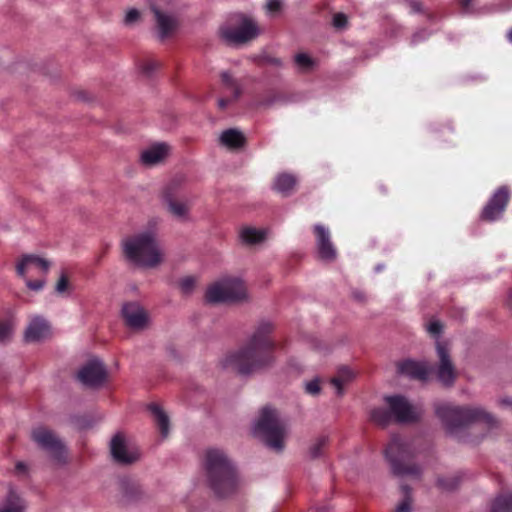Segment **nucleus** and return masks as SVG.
Returning a JSON list of instances; mask_svg holds the SVG:
<instances>
[{
  "instance_id": "nucleus-1",
  "label": "nucleus",
  "mask_w": 512,
  "mask_h": 512,
  "mask_svg": "<svg viewBox=\"0 0 512 512\" xmlns=\"http://www.w3.org/2000/svg\"><path fill=\"white\" fill-rule=\"evenodd\" d=\"M273 329L271 322H260L247 344L224 358L223 367L241 375H249L271 364L275 348V342L270 338Z\"/></svg>"
},
{
  "instance_id": "nucleus-2",
  "label": "nucleus",
  "mask_w": 512,
  "mask_h": 512,
  "mask_svg": "<svg viewBox=\"0 0 512 512\" xmlns=\"http://www.w3.org/2000/svg\"><path fill=\"white\" fill-rule=\"evenodd\" d=\"M204 469L209 486L217 497H228L237 490L239 480L235 467L223 450L208 449L205 453Z\"/></svg>"
},
{
  "instance_id": "nucleus-3",
  "label": "nucleus",
  "mask_w": 512,
  "mask_h": 512,
  "mask_svg": "<svg viewBox=\"0 0 512 512\" xmlns=\"http://www.w3.org/2000/svg\"><path fill=\"white\" fill-rule=\"evenodd\" d=\"M125 257L143 268H155L163 261V250L159 245L155 229L135 233L122 242Z\"/></svg>"
},
{
  "instance_id": "nucleus-4",
  "label": "nucleus",
  "mask_w": 512,
  "mask_h": 512,
  "mask_svg": "<svg viewBox=\"0 0 512 512\" xmlns=\"http://www.w3.org/2000/svg\"><path fill=\"white\" fill-rule=\"evenodd\" d=\"M435 413L451 435L469 424L482 422L488 427L497 424L496 418L480 407H461L448 402L435 404Z\"/></svg>"
},
{
  "instance_id": "nucleus-5",
  "label": "nucleus",
  "mask_w": 512,
  "mask_h": 512,
  "mask_svg": "<svg viewBox=\"0 0 512 512\" xmlns=\"http://www.w3.org/2000/svg\"><path fill=\"white\" fill-rule=\"evenodd\" d=\"M254 433L272 450L281 452L288 435V423L277 410L265 407L254 425Z\"/></svg>"
},
{
  "instance_id": "nucleus-6",
  "label": "nucleus",
  "mask_w": 512,
  "mask_h": 512,
  "mask_svg": "<svg viewBox=\"0 0 512 512\" xmlns=\"http://www.w3.org/2000/svg\"><path fill=\"white\" fill-rule=\"evenodd\" d=\"M386 408H374L370 412L371 420L380 426H387L392 421L409 423L419 419L421 411L413 406L404 396H385Z\"/></svg>"
},
{
  "instance_id": "nucleus-7",
  "label": "nucleus",
  "mask_w": 512,
  "mask_h": 512,
  "mask_svg": "<svg viewBox=\"0 0 512 512\" xmlns=\"http://www.w3.org/2000/svg\"><path fill=\"white\" fill-rule=\"evenodd\" d=\"M384 455L395 475L420 477L421 468L411 462L414 457V449L406 439L398 435L392 436L384 450Z\"/></svg>"
},
{
  "instance_id": "nucleus-8",
  "label": "nucleus",
  "mask_w": 512,
  "mask_h": 512,
  "mask_svg": "<svg viewBox=\"0 0 512 512\" xmlns=\"http://www.w3.org/2000/svg\"><path fill=\"white\" fill-rule=\"evenodd\" d=\"M205 298L209 303L237 302L247 298V291L240 278L223 277L207 289Z\"/></svg>"
},
{
  "instance_id": "nucleus-9",
  "label": "nucleus",
  "mask_w": 512,
  "mask_h": 512,
  "mask_svg": "<svg viewBox=\"0 0 512 512\" xmlns=\"http://www.w3.org/2000/svg\"><path fill=\"white\" fill-rule=\"evenodd\" d=\"M233 19L236 26L225 25L220 29L221 37L228 44H242L252 40L259 34V29L251 18L239 14Z\"/></svg>"
},
{
  "instance_id": "nucleus-10",
  "label": "nucleus",
  "mask_w": 512,
  "mask_h": 512,
  "mask_svg": "<svg viewBox=\"0 0 512 512\" xmlns=\"http://www.w3.org/2000/svg\"><path fill=\"white\" fill-rule=\"evenodd\" d=\"M438 362L432 365V374L443 386L450 387L456 379V368L451 358L450 349L445 342H436Z\"/></svg>"
},
{
  "instance_id": "nucleus-11",
  "label": "nucleus",
  "mask_w": 512,
  "mask_h": 512,
  "mask_svg": "<svg viewBox=\"0 0 512 512\" xmlns=\"http://www.w3.org/2000/svg\"><path fill=\"white\" fill-rule=\"evenodd\" d=\"M163 199L170 214L180 221L189 219L190 201L182 193L176 181L168 184L163 192Z\"/></svg>"
},
{
  "instance_id": "nucleus-12",
  "label": "nucleus",
  "mask_w": 512,
  "mask_h": 512,
  "mask_svg": "<svg viewBox=\"0 0 512 512\" xmlns=\"http://www.w3.org/2000/svg\"><path fill=\"white\" fill-rule=\"evenodd\" d=\"M32 439L56 461L64 460L65 446L53 431L42 426L37 427L32 431Z\"/></svg>"
},
{
  "instance_id": "nucleus-13",
  "label": "nucleus",
  "mask_w": 512,
  "mask_h": 512,
  "mask_svg": "<svg viewBox=\"0 0 512 512\" xmlns=\"http://www.w3.org/2000/svg\"><path fill=\"white\" fill-rule=\"evenodd\" d=\"M49 268L46 259L33 254L23 255L16 265L17 274L22 278L45 276Z\"/></svg>"
},
{
  "instance_id": "nucleus-14",
  "label": "nucleus",
  "mask_w": 512,
  "mask_h": 512,
  "mask_svg": "<svg viewBox=\"0 0 512 512\" xmlns=\"http://www.w3.org/2000/svg\"><path fill=\"white\" fill-rule=\"evenodd\" d=\"M509 190L506 186L498 188L483 208L482 219L494 222L501 218L509 201Z\"/></svg>"
},
{
  "instance_id": "nucleus-15",
  "label": "nucleus",
  "mask_w": 512,
  "mask_h": 512,
  "mask_svg": "<svg viewBox=\"0 0 512 512\" xmlns=\"http://www.w3.org/2000/svg\"><path fill=\"white\" fill-rule=\"evenodd\" d=\"M107 377V370L102 361L91 359L78 372V379L88 387L101 386Z\"/></svg>"
},
{
  "instance_id": "nucleus-16",
  "label": "nucleus",
  "mask_w": 512,
  "mask_h": 512,
  "mask_svg": "<svg viewBox=\"0 0 512 512\" xmlns=\"http://www.w3.org/2000/svg\"><path fill=\"white\" fill-rule=\"evenodd\" d=\"M112 457L115 461L122 464H130L139 458V452L136 448L129 447L123 436L115 435L110 444Z\"/></svg>"
},
{
  "instance_id": "nucleus-17",
  "label": "nucleus",
  "mask_w": 512,
  "mask_h": 512,
  "mask_svg": "<svg viewBox=\"0 0 512 512\" xmlns=\"http://www.w3.org/2000/svg\"><path fill=\"white\" fill-rule=\"evenodd\" d=\"M316 234V246L318 255L322 260L332 261L336 258V249L331 241V236L328 228L321 224L314 226Z\"/></svg>"
},
{
  "instance_id": "nucleus-18",
  "label": "nucleus",
  "mask_w": 512,
  "mask_h": 512,
  "mask_svg": "<svg viewBox=\"0 0 512 512\" xmlns=\"http://www.w3.org/2000/svg\"><path fill=\"white\" fill-rule=\"evenodd\" d=\"M28 502L22 492L13 485H9L6 494L0 501V512H26Z\"/></svg>"
},
{
  "instance_id": "nucleus-19",
  "label": "nucleus",
  "mask_w": 512,
  "mask_h": 512,
  "mask_svg": "<svg viewBox=\"0 0 512 512\" xmlns=\"http://www.w3.org/2000/svg\"><path fill=\"white\" fill-rule=\"evenodd\" d=\"M401 374L412 379L426 381L432 375V365L425 361L404 360L398 365Z\"/></svg>"
},
{
  "instance_id": "nucleus-20",
  "label": "nucleus",
  "mask_w": 512,
  "mask_h": 512,
  "mask_svg": "<svg viewBox=\"0 0 512 512\" xmlns=\"http://www.w3.org/2000/svg\"><path fill=\"white\" fill-rule=\"evenodd\" d=\"M122 315L126 324L133 329H142L148 322L146 311L137 302L124 304L122 307Z\"/></svg>"
},
{
  "instance_id": "nucleus-21",
  "label": "nucleus",
  "mask_w": 512,
  "mask_h": 512,
  "mask_svg": "<svg viewBox=\"0 0 512 512\" xmlns=\"http://www.w3.org/2000/svg\"><path fill=\"white\" fill-rule=\"evenodd\" d=\"M50 333V325L42 316L35 315L31 317L25 330V339L27 342H38L45 339Z\"/></svg>"
},
{
  "instance_id": "nucleus-22",
  "label": "nucleus",
  "mask_w": 512,
  "mask_h": 512,
  "mask_svg": "<svg viewBox=\"0 0 512 512\" xmlns=\"http://www.w3.org/2000/svg\"><path fill=\"white\" fill-rule=\"evenodd\" d=\"M152 11L155 16L158 36L161 39L168 37L177 27L176 17L169 12L160 10L156 6H152Z\"/></svg>"
},
{
  "instance_id": "nucleus-23",
  "label": "nucleus",
  "mask_w": 512,
  "mask_h": 512,
  "mask_svg": "<svg viewBox=\"0 0 512 512\" xmlns=\"http://www.w3.org/2000/svg\"><path fill=\"white\" fill-rule=\"evenodd\" d=\"M169 153L166 143H155L144 149L141 153V162L146 166H153L163 161Z\"/></svg>"
},
{
  "instance_id": "nucleus-24",
  "label": "nucleus",
  "mask_w": 512,
  "mask_h": 512,
  "mask_svg": "<svg viewBox=\"0 0 512 512\" xmlns=\"http://www.w3.org/2000/svg\"><path fill=\"white\" fill-rule=\"evenodd\" d=\"M221 81L225 91L229 94L227 97L220 98L218 100V107L225 109L232 101L236 100L240 95V88L235 79L228 73L223 72L221 74Z\"/></svg>"
},
{
  "instance_id": "nucleus-25",
  "label": "nucleus",
  "mask_w": 512,
  "mask_h": 512,
  "mask_svg": "<svg viewBox=\"0 0 512 512\" xmlns=\"http://www.w3.org/2000/svg\"><path fill=\"white\" fill-rule=\"evenodd\" d=\"M267 231L265 229L255 228L251 226L243 227L240 230L239 237L244 244L255 245L266 239Z\"/></svg>"
},
{
  "instance_id": "nucleus-26",
  "label": "nucleus",
  "mask_w": 512,
  "mask_h": 512,
  "mask_svg": "<svg viewBox=\"0 0 512 512\" xmlns=\"http://www.w3.org/2000/svg\"><path fill=\"white\" fill-rule=\"evenodd\" d=\"M220 142L227 148L237 149L244 145L245 137L241 131L231 128L222 132Z\"/></svg>"
},
{
  "instance_id": "nucleus-27",
  "label": "nucleus",
  "mask_w": 512,
  "mask_h": 512,
  "mask_svg": "<svg viewBox=\"0 0 512 512\" xmlns=\"http://www.w3.org/2000/svg\"><path fill=\"white\" fill-rule=\"evenodd\" d=\"M148 409L154 417V421L163 438L169 434V417L158 404H150Z\"/></svg>"
},
{
  "instance_id": "nucleus-28",
  "label": "nucleus",
  "mask_w": 512,
  "mask_h": 512,
  "mask_svg": "<svg viewBox=\"0 0 512 512\" xmlns=\"http://www.w3.org/2000/svg\"><path fill=\"white\" fill-rule=\"evenodd\" d=\"M297 179L288 173L279 174L274 182V189L284 196L289 195L295 188Z\"/></svg>"
},
{
  "instance_id": "nucleus-29",
  "label": "nucleus",
  "mask_w": 512,
  "mask_h": 512,
  "mask_svg": "<svg viewBox=\"0 0 512 512\" xmlns=\"http://www.w3.org/2000/svg\"><path fill=\"white\" fill-rule=\"evenodd\" d=\"M355 377V373L349 367H341L337 371V374L334 378H332L331 383L336 388V392L338 395L343 394L344 386L352 381Z\"/></svg>"
},
{
  "instance_id": "nucleus-30",
  "label": "nucleus",
  "mask_w": 512,
  "mask_h": 512,
  "mask_svg": "<svg viewBox=\"0 0 512 512\" xmlns=\"http://www.w3.org/2000/svg\"><path fill=\"white\" fill-rule=\"evenodd\" d=\"M491 512H512V495H502L495 499Z\"/></svg>"
},
{
  "instance_id": "nucleus-31",
  "label": "nucleus",
  "mask_w": 512,
  "mask_h": 512,
  "mask_svg": "<svg viewBox=\"0 0 512 512\" xmlns=\"http://www.w3.org/2000/svg\"><path fill=\"white\" fill-rule=\"evenodd\" d=\"M401 490L404 497L403 500L395 508V512H412L413 499L411 495V489L406 485H402Z\"/></svg>"
},
{
  "instance_id": "nucleus-32",
  "label": "nucleus",
  "mask_w": 512,
  "mask_h": 512,
  "mask_svg": "<svg viewBox=\"0 0 512 512\" xmlns=\"http://www.w3.org/2000/svg\"><path fill=\"white\" fill-rule=\"evenodd\" d=\"M295 64L301 71H310L315 65V60L306 53H298L294 57Z\"/></svg>"
},
{
  "instance_id": "nucleus-33",
  "label": "nucleus",
  "mask_w": 512,
  "mask_h": 512,
  "mask_svg": "<svg viewBox=\"0 0 512 512\" xmlns=\"http://www.w3.org/2000/svg\"><path fill=\"white\" fill-rule=\"evenodd\" d=\"M328 442L327 436H321L311 445L309 453L312 458H317L322 454L323 448Z\"/></svg>"
},
{
  "instance_id": "nucleus-34",
  "label": "nucleus",
  "mask_w": 512,
  "mask_h": 512,
  "mask_svg": "<svg viewBox=\"0 0 512 512\" xmlns=\"http://www.w3.org/2000/svg\"><path fill=\"white\" fill-rule=\"evenodd\" d=\"M12 334V325L9 322L0 321V344H7L11 340Z\"/></svg>"
},
{
  "instance_id": "nucleus-35",
  "label": "nucleus",
  "mask_w": 512,
  "mask_h": 512,
  "mask_svg": "<svg viewBox=\"0 0 512 512\" xmlns=\"http://www.w3.org/2000/svg\"><path fill=\"white\" fill-rule=\"evenodd\" d=\"M459 478L457 476H451L447 478H439L438 485L446 490L455 489L459 484Z\"/></svg>"
},
{
  "instance_id": "nucleus-36",
  "label": "nucleus",
  "mask_w": 512,
  "mask_h": 512,
  "mask_svg": "<svg viewBox=\"0 0 512 512\" xmlns=\"http://www.w3.org/2000/svg\"><path fill=\"white\" fill-rule=\"evenodd\" d=\"M195 282L196 280L194 277L186 276L179 281V287L184 294H189L193 291Z\"/></svg>"
},
{
  "instance_id": "nucleus-37",
  "label": "nucleus",
  "mask_w": 512,
  "mask_h": 512,
  "mask_svg": "<svg viewBox=\"0 0 512 512\" xmlns=\"http://www.w3.org/2000/svg\"><path fill=\"white\" fill-rule=\"evenodd\" d=\"M31 277H26L24 278L25 279V282H26V286L30 289V290H33V291H40L43 289L44 285H45V279H44V276H38L37 279L35 280H31L30 279Z\"/></svg>"
},
{
  "instance_id": "nucleus-38",
  "label": "nucleus",
  "mask_w": 512,
  "mask_h": 512,
  "mask_svg": "<svg viewBox=\"0 0 512 512\" xmlns=\"http://www.w3.org/2000/svg\"><path fill=\"white\" fill-rule=\"evenodd\" d=\"M140 17V11L136 8H131L126 12L124 23L128 26H132L140 20Z\"/></svg>"
},
{
  "instance_id": "nucleus-39",
  "label": "nucleus",
  "mask_w": 512,
  "mask_h": 512,
  "mask_svg": "<svg viewBox=\"0 0 512 512\" xmlns=\"http://www.w3.org/2000/svg\"><path fill=\"white\" fill-rule=\"evenodd\" d=\"M158 67L159 62L154 59H147L140 66L141 71L146 75L152 74Z\"/></svg>"
},
{
  "instance_id": "nucleus-40",
  "label": "nucleus",
  "mask_w": 512,
  "mask_h": 512,
  "mask_svg": "<svg viewBox=\"0 0 512 512\" xmlns=\"http://www.w3.org/2000/svg\"><path fill=\"white\" fill-rule=\"evenodd\" d=\"M442 328H443L442 324L438 320H435V319L431 320L426 327L428 333L431 336L437 337V338L440 336V334L442 332Z\"/></svg>"
},
{
  "instance_id": "nucleus-41",
  "label": "nucleus",
  "mask_w": 512,
  "mask_h": 512,
  "mask_svg": "<svg viewBox=\"0 0 512 512\" xmlns=\"http://www.w3.org/2000/svg\"><path fill=\"white\" fill-rule=\"evenodd\" d=\"M305 391L310 395H317L320 392V381L318 378H315L305 385Z\"/></svg>"
},
{
  "instance_id": "nucleus-42",
  "label": "nucleus",
  "mask_w": 512,
  "mask_h": 512,
  "mask_svg": "<svg viewBox=\"0 0 512 512\" xmlns=\"http://www.w3.org/2000/svg\"><path fill=\"white\" fill-rule=\"evenodd\" d=\"M122 486L127 497H133V493L138 490V486L128 479L122 480Z\"/></svg>"
},
{
  "instance_id": "nucleus-43",
  "label": "nucleus",
  "mask_w": 512,
  "mask_h": 512,
  "mask_svg": "<svg viewBox=\"0 0 512 512\" xmlns=\"http://www.w3.org/2000/svg\"><path fill=\"white\" fill-rule=\"evenodd\" d=\"M347 24V17L343 13H337L333 17V25L335 28L342 29Z\"/></svg>"
},
{
  "instance_id": "nucleus-44",
  "label": "nucleus",
  "mask_w": 512,
  "mask_h": 512,
  "mask_svg": "<svg viewBox=\"0 0 512 512\" xmlns=\"http://www.w3.org/2000/svg\"><path fill=\"white\" fill-rule=\"evenodd\" d=\"M429 36H430V33L427 30H425V29L419 30L416 33H414V35L412 36L411 42H412V44H417V43L427 39Z\"/></svg>"
},
{
  "instance_id": "nucleus-45",
  "label": "nucleus",
  "mask_w": 512,
  "mask_h": 512,
  "mask_svg": "<svg viewBox=\"0 0 512 512\" xmlns=\"http://www.w3.org/2000/svg\"><path fill=\"white\" fill-rule=\"evenodd\" d=\"M281 1L280 0H268L266 4V9L269 13H276L281 8Z\"/></svg>"
},
{
  "instance_id": "nucleus-46",
  "label": "nucleus",
  "mask_w": 512,
  "mask_h": 512,
  "mask_svg": "<svg viewBox=\"0 0 512 512\" xmlns=\"http://www.w3.org/2000/svg\"><path fill=\"white\" fill-rule=\"evenodd\" d=\"M67 288H68V280L64 275H62L56 284V291L58 293H64L67 290Z\"/></svg>"
},
{
  "instance_id": "nucleus-47",
  "label": "nucleus",
  "mask_w": 512,
  "mask_h": 512,
  "mask_svg": "<svg viewBox=\"0 0 512 512\" xmlns=\"http://www.w3.org/2000/svg\"><path fill=\"white\" fill-rule=\"evenodd\" d=\"M472 0H460V5L463 9V12L465 13H471L472 11L470 10V3H471Z\"/></svg>"
},
{
  "instance_id": "nucleus-48",
  "label": "nucleus",
  "mask_w": 512,
  "mask_h": 512,
  "mask_svg": "<svg viewBox=\"0 0 512 512\" xmlns=\"http://www.w3.org/2000/svg\"><path fill=\"white\" fill-rule=\"evenodd\" d=\"M26 464L24 462H18L16 464V470L19 473H24L26 471Z\"/></svg>"
},
{
  "instance_id": "nucleus-49",
  "label": "nucleus",
  "mask_w": 512,
  "mask_h": 512,
  "mask_svg": "<svg viewBox=\"0 0 512 512\" xmlns=\"http://www.w3.org/2000/svg\"><path fill=\"white\" fill-rule=\"evenodd\" d=\"M410 6L413 12H419L421 10V4L419 2H411Z\"/></svg>"
},
{
  "instance_id": "nucleus-50",
  "label": "nucleus",
  "mask_w": 512,
  "mask_h": 512,
  "mask_svg": "<svg viewBox=\"0 0 512 512\" xmlns=\"http://www.w3.org/2000/svg\"><path fill=\"white\" fill-rule=\"evenodd\" d=\"M500 403L505 406H510L512 408V400L509 398H502Z\"/></svg>"
},
{
  "instance_id": "nucleus-51",
  "label": "nucleus",
  "mask_w": 512,
  "mask_h": 512,
  "mask_svg": "<svg viewBox=\"0 0 512 512\" xmlns=\"http://www.w3.org/2000/svg\"><path fill=\"white\" fill-rule=\"evenodd\" d=\"M507 39L510 43H512V29H510L507 33Z\"/></svg>"
},
{
  "instance_id": "nucleus-52",
  "label": "nucleus",
  "mask_w": 512,
  "mask_h": 512,
  "mask_svg": "<svg viewBox=\"0 0 512 512\" xmlns=\"http://www.w3.org/2000/svg\"><path fill=\"white\" fill-rule=\"evenodd\" d=\"M382 269H383V266H382V265H377V266L375 267V271H376V272H380V271H382Z\"/></svg>"
}]
</instances>
